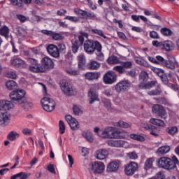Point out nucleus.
<instances>
[{
	"mask_svg": "<svg viewBox=\"0 0 179 179\" xmlns=\"http://www.w3.org/2000/svg\"><path fill=\"white\" fill-rule=\"evenodd\" d=\"M157 166L159 169L179 171V161L176 156H173L172 159L167 157H162L157 162Z\"/></svg>",
	"mask_w": 179,
	"mask_h": 179,
	"instance_id": "f257e3e1",
	"label": "nucleus"
},
{
	"mask_svg": "<svg viewBox=\"0 0 179 179\" xmlns=\"http://www.w3.org/2000/svg\"><path fill=\"white\" fill-rule=\"evenodd\" d=\"M101 138H105L107 139H120L121 138V131L114 127H107L99 131Z\"/></svg>",
	"mask_w": 179,
	"mask_h": 179,
	"instance_id": "f03ea898",
	"label": "nucleus"
},
{
	"mask_svg": "<svg viewBox=\"0 0 179 179\" xmlns=\"http://www.w3.org/2000/svg\"><path fill=\"white\" fill-rule=\"evenodd\" d=\"M24 96H26V91L24 90H14L10 94V97L12 101L15 103V104H22Z\"/></svg>",
	"mask_w": 179,
	"mask_h": 179,
	"instance_id": "7ed1b4c3",
	"label": "nucleus"
},
{
	"mask_svg": "<svg viewBox=\"0 0 179 179\" xmlns=\"http://www.w3.org/2000/svg\"><path fill=\"white\" fill-rule=\"evenodd\" d=\"M27 61L31 65L29 66V71L34 73H40L44 72V68L43 64L38 63V61L36 59L28 58Z\"/></svg>",
	"mask_w": 179,
	"mask_h": 179,
	"instance_id": "20e7f679",
	"label": "nucleus"
},
{
	"mask_svg": "<svg viewBox=\"0 0 179 179\" xmlns=\"http://www.w3.org/2000/svg\"><path fill=\"white\" fill-rule=\"evenodd\" d=\"M90 171L93 173L94 174H101V173L104 172L106 169V166L104 163L101 162H91L89 165Z\"/></svg>",
	"mask_w": 179,
	"mask_h": 179,
	"instance_id": "39448f33",
	"label": "nucleus"
},
{
	"mask_svg": "<svg viewBox=\"0 0 179 179\" xmlns=\"http://www.w3.org/2000/svg\"><path fill=\"white\" fill-rule=\"evenodd\" d=\"M41 103L43 110L48 113H51L55 109V101L51 98L44 97L41 99Z\"/></svg>",
	"mask_w": 179,
	"mask_h": 179,
	"instance_id": "423d86ee",
	"label": "nucleus"
},
{
	"mask_svg": "<svg viewBox=\"0 0 179 179\" xmlns=\"http://www.w3.org/2000/svg\"><path fill=\"white\" fill-rule=\"evenodd\" d=\"M101 43L98 41H86L84 43V50L87 54H93L97 49V45H100Z\"/></svg>",
	"mask_w": 179,
	"mask_h": 179,
	"instance_id": "0eeeda50",
	"label": "nucleus"
},
{
	"mask_svg": "<svg viewBox=\"0 0 179 179\" xmlns=\"http://www.w3.org/2000/svg\"><path fill=\"white\" fill-rule=\"evenodd\" d=\"M156 59H157L160 65H162V66H164V68H167V69H171V71H174L176 69V64H177L176 62L166 60L160 55L156 56Z\"/></svg>",
	"mask_w": 179,
	"mask_h": 179,
	"instance_id": "6e6552de",
	"label": "nucleus"
},
{
	"mask_svg": "<svg viewBox=\"0 0 179 179\" xmlns=\"http://www.w3.org/2000/svg\"><path fill=\"white\" fill-rule=\"evenodd\" d=\"M61 89L66 96H75L78 93L76 88L69 83H63L61 85Z\"/></svg>",
	"mask_w": 179,
	"mask_h": 179,
	"instance_id": "1a4fd4ad",
	"label": "nucleus"
},
{
	"mask_svg": "<svg viewBox=\"0 0 179 179\" xmlns=\"http://www.w3.org/2000/svg\"><path fill=\"white\" fill-rule=\"evenodd\" d=\"M131 87V82L128 80H122L117 83L115 86V90L117 93H122L127 92Z\"/></svg>",
	"mask_w": 179,
	"mask_h": 179,
	"instance_id": "9d476101",
	"label": "nucleus"
},
{
	"mask_svg": "<svg viewBox=\"0 0 179 179\" xmlns=\"http://www.w3.org/2000/svg\"><path fill=\"white\" fill-rule=\"evenodd\" d=\"M103 82L106 85H113L117 82V74L114 71H108L103 76Z\"/></svg>",
	"mask_w": 179,
	"mask_h": 179,
	"instance_id": "9b49d317",
	"label": "nucleus"
},
{
	"mask_svg": "<svg viewBox=\"0 0 179 179\" xmlns=\"http://www.w3.org/2000/svg\"><path fill=\"white\" fill-rule=\"evenodd\" d=\"M152 113H154V114H157L159 117L163 120H166L167 118V113H166V109H164V107H163L162 105H154L152 106Z\"/></svg>",
	"mask_w": 179,
	"mask_h": 179,
	"instance_id": "f8f14e48",
	"label": "nucleus"
},
{
	"mask_svg": "<svg viewBox=\"0 0 179 179\" xmlns=\"http://www.w3.org/2000/svg\"><path fill=\"white\" fill-rule=\"evenodd\" d=\"M73 12L76 15L82 16L83 19H93L96 17V14L92 12H87L79 8H74Z\"/></svg>",
	"mask_w": 179,
	"mask_h": 179,
	"instance_id": "ddd939ff",
	"label": "nucleus"
},
{
	"mask_svg": "<svg viewBox=\"0 0 179 179\" xmlns=\"http://www.w3.org/2000/svg\"><path fill=\"white\" fill-rule=\"evenodd\" d=\"M66 120L73 131H77V129H79V122H78V120L71 115H66Z\"/></svg>",
	"mask_w": 179,
	"mask_h": 179,
	"instance_id": "4468645a",
	"label": "nucleus"
},
{
	"mask_svg": "<svg viewBox=\"0 0 179 179\" xmlns=\"http://www.w3.org/2000/svg\"><path fill=\"white\" fill-rule=\"evenodd\" d=\"M138 170V164L136 162H130L126 166L124 171L127 176H132L135 174V171Z\"/></svg>",
	"mask_w": 179,
	"mask_h": 179,
	"instance_id": "2eb2a0df",
	"label": "nucleus"
},
{
	"mask_svg": "<svg viewBox=\"0 0 179 179\" xmlns=\"http://www.w3.org/2000/svg\"><path fill=\"white\" fill-rule=\"evenodd\" d=\"M88 97L90 98V104H93L95 101H100V99H99V93L96 92L94 87L90 89Z\"/></svg>",
	"mask_w": 179,
	"mask_h": 179,
	"instance_id": "dca6fc26",
	"label": "nucleus"
},
{
	"mask_svg": "<svg viewBox=\"0 0 179 179\" xmlns=\"http://www.w3.org/2000/svg\"><path fill=\"white\" fill-rule=\"evenodd\" d=\"M42 67L44 68V72L46 69H52L54 68V62L48 57H45L42 59Z\"/></svg>",
	"mask_w": 179,
	"mask_h": 179,
	"instance_id": "f3484780",
	"label": "nucleus"
},
{
	"mask_svg": "<svg viewBox=\"0 0 179 179\" xmlns=\"http://www.w3.org/2000/svg\"><path fill=\"white\" fill-rule=\"evenodd\" d=\"M47 51L54 58L59 57V50H58V48L55 45H49L47 47Z\"/></svg>",
	"mask_w": 179,
	"mask_h": 179,
	"instance_id": "a211bd4d",
	"label": "nucleus"
},
{
	"mask_svg": "<svg viewBox=\"0 0 179 179\" xmlns=\"http://www.w3.org/2000/svg\"><path fill=\"white\" fill-rule=\"evenodd\" d=\"M13 108V103L8 100H0V110L1 111H6Z\"/></svg>",
	"mask_w": 179,
	"mask_h": 179,
	"instance_id": "6ab92c4d",
	"label": "nucleus"
},
{
	"mask_svg": "<svg viewBox=\"0 0 179 179\" xmlns=\"http://www.w3.org/2000/svg\"><path fill=\"white\" fill-rule=\"evenodd\" d=\"M11 64L13 66H16L17 68H29V64L21 59H15L11 62Z\"/></svg>",
	"mask_w": 179,
	"mask_h": 179,
	"instance_id": "aec40b11",
	"label": "nucleus"
},
{
	"mask_svg": "<svg viewBox=\"0 0 179 179\" xmlns=\"http://www.w3.org/2000/svg\"><path fill=\"white\" fill-rule=\"evenodd\" d=\"M125 143H127L122 140H110L108 141V146H111L112 148H122V146L125 145Z\"/></svg>",
	"mask_w": 179,
	"mask_h": 179,
	"instance_id": "412c9836",
	"label": "nucleus"
},
{
	"mask_svg": "<svg viewBox=\"0 0 179 179\" xmlns=\"http://www.w3.org/2000/svg\"><path fill=\"white\" fill-rule=\"evenodd\" d=\"M108 156V151L106 149H101L96 151V159L98 160H104Z\"/></svg>",
	"mask_w": 179,
	"mask_h": 179,
	"instance_id": "4be33fe9",
	"label": "nucleus"
},
{
	"mask_svg": "<svg viewBox=\"0 0 179 179\" xmlns=\"http://www.w3.org/2000/svg\"><path fill=\"white\" fill-rule=\"evenodd\" d=\"M120 168V164L115 161L110 162L107 166V171L108 173H113L117 171Z\"/></svg>",
	"mask_w": 179,
	"mask_h": 179,
	"instance_id": "5701e85b",
	"label": "nucleus"
},
{
	"mask_svg": "<svg viewBox=\"0 0 179 179\" xmlns=\"http://www.w3.org/2000/svg\"><path fill=\"white\" fill-rule=\"evenodd\" d=\"M162 48H164L165 51H173L174 50V43L170 41H166L162 42Z\"/></svg>",
	"mask_w": 179,
	"mask_h": 179,
	"instance_id": "b1692460",
	"label": "nucleus"
},
{
	"mask_svg": "<svg viewBox=\"0 0 179 179\" xmlns=\"http://www.w3.org/2000/svg\"><path fill=\"white\" fill-rule=\"evenodd\" d=\"M10 117L8 113H0V125H5L9 122Z\"/></svg>",
	"mask_w": 179,
	"mask_h": 179,
	"instance_id": "393cba45",
	"label": "nucleus"
},
{
	"mask_svg": "<svg viewBox=\"0 0 179 179\" xmlns=\"http://www.w3.org/2000/svg\"><path fill=\"white\" fill-rule=\"evenodd\" d=\"M86 79L88 80H94L100 78V73L99 72H88L85 75Z\"/></svg>",
	"mask_w": 179,
	"mask_h": 179,
	"instance_id": "a878e982",
	"label": "nucleus"
},
{
	"mask_svg": "<svg viewBox=\"0 0 179 179\" xmlns=\"http://www.w3.org/2000/svg\"><path fill=\"white\" fill-rule=\"evenodd\" d=\"M30 173H26L24 172H21L15 175H13L10 177V179H27L29 177H30Z\"/></svg>",
	"mask_w": 179,
	"mask_h": 179,
	"instance_id": "bb28decb",
	"label": "nucleus"
},
{
	"mask_svg": "<svg viewBox=\"0 0 179 179\" xmlns=\"http://www.w3.org/2000/svg\"><path fill=\"white\" fill-rule=\"evenodd\" d=\"M103 49V47L101 46V44L100 45L96 46V58L99 59V61H104V54L101 52V50Z\"/></svg>",
	"mask_w": 179,
	"mask_h": 179,
	"instance_id": "cd10ccee",
	"label": "nucleus"
},
{
	"mask_svg": "<svg viewBox=\"0 0 179 179\" xmlns=\"http://www.w3.org/2000/svg\"><path fill=\"white\" fill-rule=\"evenodd\" d=\"M170 146L164 145L158 148L157 150V155H166L170 152Z\"/></svg>",
	"mask_w": 179,
	"mask_h": 179,
	"instance_id": "c85d7f7f",
	"label": "nucleus"
},
{
	"mask_svg": "<svg viewBox=\"0 0 179 179\" xmlns=\"http://www.w3.org/2000/svg\"><path fill=\"white\" fill-rule=\"evenodd\" d=\"M83 138H85L88 142H93V134L89 131V130H85L82 134Z\"/></svg>",
	"mask_w": 179,
	"mask_h": 179,
	"instance_id": "c756f323",
	"label": "nucleus"
},
{
	"mask_svg": "<svg viewBox=\"0 0 179 179\" xmlns=\"http://www.w3.org/2000/svg\"><path fill=\"white\" fill-rule=\"evenodd\" d=\"M6 86L8 90H13L17 87V83L12 80H9L6 82Z\"/></svg>",
	"mask_w": 179,
	"mask_h": 179,
	"instance_id": "7c9ffc66",
	"label": "nucleus"
},
{
	"mask_svg": "<svg viewBox=\"0 0 179 179\" xmlns=\"http://www.w3.org/2000/svg\"><path fill=\"white\" fill-rule=\"evenodd\" d=\"M150 124H153L154 125H157V127H166V124L164 121L160 119L152 118L150 120Z\"/></svg>",
	"mask_w": 179,
	"mask_h": 179,
	"instance_id": "2f4dec72",
	"label": "nucleus"
},
{
	"mask_svg": "<svg viewBox=\"0 0 179 179\" xmlns=\"http://www.w3.org/2000/svg\"><path fill=\"white\" fill-rule=\"evenodd\" d=\"M87 66L89 69L97 71V69L100 68V63L97 61H92L88 64Z\"/></svg>",
	"mask_w": 179,
	"mask_h": 179,
	"instance_id": "473e14b6",
	"label": "nucleus"
},
{
	"mask_svg": "<svg viewBox=\"0 0 179 179\" xmlns=\"http://www.w3.org/2000/svg\"><path fill=\"white\" fill-rule=\"evenodd\" d=\"M78 68L83 69V68H85V64H86V57H85V55H80L78 57Z\"/></svg>",
	"mask_w": 179,
	"mask_h": 179,
	"instance_id": "72a5a7b5",
	"label": "nucleus"
},
{
	"mask_svg": "<svg viewBox=\"0 0 179 179\" xmlns=\"http://www.w3.org/2000/svg\"><path fill=\"white\" fill-rule=\"evenodd\" d=\"M91 32L93 33V34H96V36H100L101 37H103L105 40H108V38L104 35V32H103L101 29H91Z\"/></svg>",
	"mask_w": 179,
	"mask_h": 179,
	"instance_id": "f704fd0d",
	"label": "nucleus"
},
{
	"mask_svg": "<svg viewBox=\"0 0 179 179\" xmlns=\"http://www.w3.org/2000/svg\"><path fill=\"white\" fill-rule=\"evenodd\" d=\"M108 63L111 64H121V60L117 56H111L108 57Z\"/></svg>",
	"mask_w": 179,
	"mask_h": 179,
	"instance_id": "c9c22d12",
	"label": "nucleus"
},
{
	"mask_svg": "<svg viewBox=\"0 0 179 179\" xmlns=\"http://www.w3.org/2000/svg\"><path fill=\"white\" fill-rule=\"evenodd\" d=\"M166 132L169 134V135L174 136V135L178 132V128H177L176 126L169 127L166 129Z\"/></svg>",
	"mask_w": 179,
	"mask_h": 179,
	"instance_id": "e433bc0d",
	"label": "nucleus"
},
{
	"mask_svg": "<svg viewBox=\"0 0 179 179\" xmlns=\"http://www.w3.org/2000/svg\"><path fill=\"white\" fill-rule=\"evenodd\" d=\"M115 127H120V128H129L131 127V124L124 122V121H119L117 122H115L114 124Z\"/></svg>",
	"mask_w": 179,
	"mask_h": 179,
	"instance_id": "4c0bfd02",
	"label": "nucleus"
},
{
	"mask_svg": "<svg viewBox=\"0 0 179 179\" xmlns=\"http://www.w3.org/2000/svg\"><path fill=\"white\" fill-rule=\"evenodd\" d=\"M71 50L73 54H76L79 51V41H74L72 42Z\"/></svg>",
	"mask_w": 179,
	"mask_h": 179,
	"instance_id": "58836bf2",
	"label": "nucleus"
},
{
	"mask_svg": "<svg viewBox=\"0 0 179 179\" xmlns=\"http://www.w3.org/2000/svg\"><path fill=\"white\" fill-rule=\"evenodd\" d=\"M130 138L134 141H138V142H143V141H145V138L143 136L135 134H130Z\"/></svg>",
	"mask_w": 179,
	"mask_h": 179,
	"instance_id": "ea45409f",
	"label": "nucleus"
},
{
	"mask_svg": "<svg viewBox=\"0 0 179 179\" xmlns=\"http://www.w3.org/2000/svg\"><path fill=\"white\" fill-rule=\"evenodd\" d=\"M155 162V158H148L146 159L145 162V169L148 170V169H151L153 166V162Z\"/></svg>",
	"mask_w": 179,
	"mask_h": 179,
	"instance_id": "a19ab883",
	"label": "nucleus"
},
{
	"mask_svg": "<svg viewBox=\"0 0 179 179\" xmlns=\"http://www.w3.org/2000/svg\"><path fill=\"white\" fill-rule=\"evenodd\" d=\"M0 34L6 37V38H8L9 36V28L4 27L0 29Z\"/></svg>",
	"mask_w": 179,
	"mask_h": 179,
	"instance_id": "79ce46f5",
	"label": "nucleus"
},
{
	"mask_svg": "<svg viewBox=\"0 0 179 179\" xmlns=\"http://www.w3.org/2000/svg\"><path fill=\"white\" fill-rule=\"evenodd\" d=\"M123 69H131L132 68V63L131 62H121L120 63Z\"/></svg>",
	"mask_w": 179,
	"mask_h": 179,
	"instance_id": "37998d69",
	"label": "nucleus"
},
{
	"mask_svg": "<svg viewBox=\"0 0 179 179\" xmlns=\"http://www.w3.org/2000/svg\"><path fill=\"white\" fill-rule=\"evenodd\" d=\"M19 136H20V134H19L17 132L11 131L8 134V138L10 141H15V139H17V138H19Z\"/></svg>",
	"mask_w": 179,
	"mask_h": 179,
	"instance_id": "c03bdc74",
	"label": "nucleus"
},
{
	"mask_svg": "<svg viewBox=\"0 0 179 179\" xmlns=\"http://www.w3.org/2000/svg\"><path fill=\"white\" fill-rule=\"evenodd\" d=\"M113 71L115 72H117L119 75H122L123 73H125V70L122 66H115L113 67Z\"/></svg>",
	"mask_w": 179,
	"mask_h": 179,
	"instance_id": "a18cd8bd",
	"label": "nucleus"
},
{
	"mask_svg": "<svg viewBox=\"0 0 179 179\" xmlns=\"http://www.w3.org/2000/svg\"><path fill=\"white\" fill-rule=\"evenodd\" d=\"M135 61L138 65H141V66H144L145 68H149L148 62L141 59H136Z\"/></svg>",
	"mask_w": 179,
	"mask_h": 179,
	"instance_id": "49530a36",
	"label": "nucleus"
},
{
	"mask_svg": "<svg viewBox=\"0 0 179 179\" xmlns=\"http://www.w3.org/2000/svg\"><path fill=\"white\" fill-rule=\"evenodd\" d=\"M22 104V107L24 108V110H25V111H29V110H30V108H31V107H33V103L29 102V101H23L21 103Z\"/></svg>",
	"mask_w": 179,
	"mask_h": 179,
	"instance_id": "de8ad7c7",
	"label": "nucleus"
},
{
	"mask_svg": "<svg viewBox=\"0 0 179 179\" xmlns=\"http://www.w3.org/2000/svg\"><path fill=\"white\" fill-rule=\"evenodd\" d=\"M6 78H9L10 79H16L17 78V75L16 72L8 71L6 73Z\"/></svg>",
	"mask_w": 179,
	"mask_h": 179,
	"instance_id": "09e8293b",
	"label": "nucleus"
},
{
	"mask_svg": "<svg viewBox=\"0 0 179 179\" xmlns=\"http://www.w3.org/2000/svg\"><path fill=\"white\" fill-rule=\"evenodd\" d=\"M149 96H160L162 94V90L156 89L148 92Z\"/></svg>",
	"mask_w": 179,
	"mask_h": 179,
	"instance_id": "8fccbe9b",
	"label": "nucleus"
},
{
	"mask_svg": "<svg viewBox=\"0 0 179 179\" xmlns=\"http://www.w3.org/2000/svg\"><path fill=\"white\" fill-rule=\"evenodd\" d=\"M52 38L53 40H56V41L64 40V36H62V34H61L52 32Z\"/></svg>",
	"mask_w": 179,
	"mask_h": 179,
	"instance_id": "3c124183",
	"label": "nucleus"
},
{
	"mask_svg": "<svg viewBox=\"0 0 179 179\" xmlns=\"http://www.w3.org/2000/svg\"><path fill=\"white\" fill-rule=\"evenodd\" d=\"M139 78L141 80H143V82H145V80H148V78H149V76L148 75V73L146 71H141Z\"/></svg>",
	"mask_w": 179,
	"mask_h": 179,
	"instance_id": "603ef678",
	"label": "nucleus"
},
{
	"mask_svg": "<svg viewBox=\"0 0 179 179\" xmlns=\"http://www.w3.org/2000/svg\"><path fill=\"white\" fill-rule=\"evenodd\" d=\"M151 71H154L155 73H157L158 76H160L162 73H164V70L156 67H151Z\"/></svg>",
	"mask_w": 179,
	"mask_h": 179,
	"instance_id": "864d4df0",
	"label": "nucleus"
},
{
	"mask_svg": "<svg viewBox=\"0 0 179 179\" xmlns=\"http://www.w3.org/2000/svg\"><path fill=\"white\" fill-rule=\"evenodd\" d=\"M12 5L16 6L17 8H23V4L21 2V0H10Z\"/></svg>",
	"mask_w": 179,
	"mask_h": 179,
	"instance_id": "5fc2aeb1",
	"label": "nucleus"
},
{
	"mask_svg": "<svg viewBox=\"0 0 179 179\" xmlns=\"http://www.w3.org/2000/svg\"><path fill=\"white\" fill-rule=\"evenodd\" d=\"M59 127L60 134L62 135L65 134V123H64V121L60 120L59 122Z\"/></svg>",
	"mask_w": 179,
	"mask_h": 179,
	"instance_id": "6e6d98bb",
	"label": "nucleus"
},
{
	"mask_svg": "<svg viewBox=\"0 0 179 179\" xmlns=\"http://www.w3.org/2000/svg\"><path fill=\"white\" fill-rule=\"evenodd\" d=\"M66 72L69 73V75H73V76L79 75V71L75 69H69L66 70Z\"/></svg>",
	"mask_w": 179,
	"mask_h": 179,
	"instance_id": "4d7b16f0",
	"label": "nucleus"
},
{
	"mask_svg": "<svg viewBox=\"0 0 179 179\" xmlns=\"http://www.w3.org/2000/svg\"><path fill=\"white\" fill-rule=\"evenodd\" d=\"M127 156L131 159V160H136V159H138V154L135 152L127 153Z\"/></svg>",
	"mask_w": 179,
	"mask_h": 179,
	"instance_id": "13d9d810",
	"label": "nucleus"
},
{
	"mask_svg": "<svg viewBox=\"0 0 179 179\" xmlns=\"http://www.w3.org/2000/svg\"><path fill=\"white\" fill-rule=\"evenodd\" d=\"M150 37L151 38H154V39H156V40H159V38H160V36H159V34H157L155 31H150Z\"/></svg>",
	"mask_w": 179,
	"mask_h": 179,
	"instance_id": "bf43d9fd",
	"label": "nucleus"
},
{
	"mask_svg": "<svg viewBox=\"0 0 179 179\" xmlns=\"http://www.w3.org/2000/svg\"><path fill=\"white\" fill-rule=\"evenodd\" d=\"M159 78L164 85L169 84V78H167V76H164V73L161 74L159 76Z\"/></svg>",
	"mask_w": 179,
	"mask_h": 179,
	"instance_id": "052dcab7",
	"label": "nucleus"
},
{
	"mask_svg": "<svg viewBox=\"0 0 179 179\" xmlns=\"http://www.w3.org/2000/svg\"><path fill=\"white\" fill-rule=\"evenodd\" d=\"M161 32L164 34V36H171V30L167 28H163L161 29Z\"/></svg>",
	"mask_w": 179,
	"mask_h": 179,
	"instance_id": "680f3d73",
	"label": "nucleus"
},
{
	"mask_svg": "<svg viewBox=\"0 0 179 179\" xmlns=\"http://www.w3.org/2000/svg\"><path fill=\"white\" fill-rule=\"evenodd\" d=\"M65 19H66V20H70L71 22H79V18L78 17H72V16H66Z\"/></svg>",
	"mask_w": 179,
	"mask_h": 179,
	"instance_id": "e2e57ef3",
	"label": "nucleus"
},
{
	"mask_svg": "<svg viewBox=\"0 0 179 179\" xmlns=\"http://www.w3.org/2000/svg\"><path fill=\"white\" fill-rule=\"evenodd\" d=\"M23 135H27V136H30L31 135V130L29 128H24L22 131Z\"/></svg>",
	"mask_w": 179,
	"mask_h": 179,
	"instance_id": "0e129e2a",
	"label": "nucleus"
},
{
	"mask_svg": "<svg viewBox=\"0 0 179 179\" xmlns=\"http://www.w3.org/2000/svg\"><path fill=\"white\" fill-rule=\"evenodd\" d=\"M73 111L75 115H79L80 114V109L78 106H74L73 108Z\"/></svg>",
	"mask_w": 179,
	"mask_h": 179,
	"instance_id": "69168bd1",
	"label": "nucleus"
},
{
	"mask_svg": "<svg viewBox=\"0 0 179 179\" xmlns=\"http://www.w3.org/2000/svg\"><path fill=\"white\" fill-rule=\"evenodd\" d=\"M58 48L62 52H65V50H66V46H65V44L60 43L58 45Z\"/></svg>",
	"mask_w": 179,
	"mask_h": 179,
	"instance_id": "338daca9",
	"label": "nucleus"
},
{
	"mask_svg": "<svg viewBox=\"0 0 179 179\" xmlns=\"http://www.w3.org/2000/svg\"><path fill=\"white\" fill-rule=\"evenodd\" d=\"M103 104H104V107H106L107 110H111V102H110V101L108 100L105 101Z\"/></svg>",
	"mask_w": 179,
	"mask_h": 179,
	"instance_id": "774afa93",
	"label": "nucleus"
}]
</instances>
